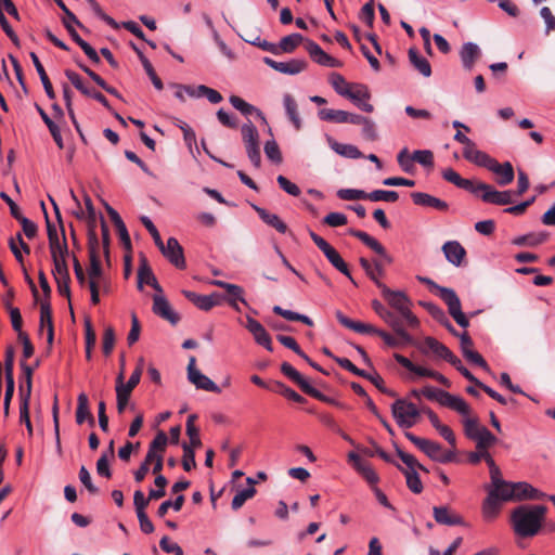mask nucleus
Here are the masks:
<instances>
[{
	"mask_svg": "<svg viewBox=\"0 0 555 555\" xmlns=\"http://www.w3.org/2000/svg\"><path fill=\"white\" fill-rule=\"evenodd\" d=\"M546 506L524 504L513 509L511 522L515 533L521 538L535 535L544 520Z\"/></svg>",
	"mask_w": 555,
	"mask_h": 555,
	"instance_id": "nucleus-1",
	"label": "nucleus"
},
{
	"mask_svg": "<svg viewBox=\"0 0 555 555\" xmlns=\"http://www.w3.org/2000/svg\"><path fill=\"white\" fill-rule=\"evenodd\" d=\"M417 280L421 283L429 286L430 291L436 292V294L448 306L450 315L455 320V322L461 327L466 328L469 326V321H468L467 317L462 311L461 300H460L459 296L456 295V293L452 288L440 286L437 283H435L433 280H430L429 278L418 275Z\"/></svg>",
	"mask_w": 555,
	"mask_h": 555,
	"instance_id": "nucleus-2",
	"label": "nucleus"
},
{
	"mask_svg": "<svg viewBox=\"0 0 555 555\" xmlns=\"http://www.w3.org/2000/svg\"><path fill=\"white\" fill-rule=\"evenodd\" d=\"M350 235L360 240L364 245L375 251L380 258L374 259L373 273L376 281L374 284L379 288V284H384L380 279L386 273V266L393 262V258L389 255L386 248L373 236L361 230H350Z\"/></svg>",
	"mask_w": 555,
	"mask_h": 555,
	"instance_id": "nucleus-3",
	"label": "nucleus"
},
{
	"mask_svg": "<svg viewBox=\"0 0 555 555\" xmlns=\"http://www.w3.org/2000/svg\"><path fill=\"white\" fill-rule=\"evenodd\" d=\"M379 291L388 305L397 310L401 318L405 320L408 326L411 328L420 326V320L411 310L412 302L404 292L392 291L386 284H379Z\"/></svg>",
	"mask_w": 555,
	"mask_h": 555,
	"instance_id": "nucleus-4",
	"label": "nucleus"
},
{
	"mask_svg": "<svg viewBox=\"0 0 555 555\" xmlns=\"http://www.w3.org/2000/svg\"><path fill=\"white\" fill-rule=\"evenodd\" d=\"M422 395L428 400L436 401L440 405L454 410L462 415H468L470 413V408L463 398L448 391L433 386H425L422 389Z\"/></svg>",
	"mask_w": 555,
	"mask_h": 555,
	"instance_id": "nucleus-5",
	"label": "nucleus"
},
{
	"mask_svg": "<svg viewBox=\"0 0 555 555\" xmlns=\"http://www.w3.org/2000/svg\"><path fill=\"white\" fill-rule=\"evenodd\" d=\"M143 371V359L139 360V364L135 370L132 372L130 378L125 384L124 383V372L121 371L116 378V400H117V411L119 414H122L126 410L128 401L130 399L132 390L140 383L141 375Z\"/></svg>",
	"mask_w": 555,
	"mask_h": 555,
	"instance_id": "nucleus-6",
	"label": "nucleus"
},
{
	"mask_svg": "<svg viewBox=\"0 0 555 555\" xmlns=\"http://www.w3.org/2000/svg\"><path fill=\"white\" fill-rule=\"evenodd\" d=\"M404 435L414 446H416L431 460L443 464L450 463L454 460V452L444 450L440 443L429 439L420 438L410 431H406Z\"/></svg>",
	"mask_w": 555,
	"mask_h": 555,
	"instance_id": "nucleus-7",
	"label": "nucleus"
},
{
	"mask_svg": "<svg viewBox=\"0 0 555 555\" xmlns=\"http://www.w3.org/2000/svg\"><path fill=\"white\" fill-rule=\"evenodd\" d=\"M241 134L243 143L245 145L246 154L250 163L256 168H259L261 165V154L259 132L257 128L253 125L250 120H248L242 126Z\"/></svg>",
	"mask_w": 555,
	"mask_h": 555,
	"instance_id": "nucleus-8",
	"label": "nucleus"
},
{
	"mask_svg": "<svg viewBox=\"0 0 555 555\" xmlns=\"http://www.w3.org/2000/svg\"><path fill=\"white\" fill-rule=\"evenodd\" d=\"M309 235L313 243L322 250L328 262L340 273L346 275L350 281L353 282L350 270L348 268V264L345 262V260L341 258L339 253L330 244L327 243L323 237L318 235L313 231H309Z\"/></svg>",
	"mask_w": 555,
	"mask_h": 555,
	"instance_id": "nucleus-9",
	"label": "nucleus"
},
{
	"mask_svg": "<svg viewBox=\"0 0 555 555\" xmlns=\"http://www.w3.org/2000/svg\"><path fill=\"white\" fill-rule=\"evenodd\" d=\"M391 413L400 427L410 428L416 424L421 411L414 403L398 399L391 405Z\"/></svg>",
	"mask_w": 555,
	"mask_h": 555,
	"instance_id": "nucleus-10",
	"label": "nucleus"
},
{
	"mask_svg": "<svg viewBox=\"0 0 555 555\" xmlns=\"http://www.w3.org/2000/svg\"><path fill=\"white\" fill-rule=\"evenodd\" d=\"M372 308L375 313L382 318L405 344H414V338L405 331L402 320L393 312L388 310L379 300L372 301Z\"/></svg>",
	"mask_w": 555,
	"mask_h": 555,
	"instance_id": "nucleus-11",
	"label": "nucleus"
},
{
	"mask_svg": "<svg viewBox=\"0 0 555 555\" xmlns=\"http://www.w3.org/2000/svg\"><path fill=\"white\" fill-rule=\"evenodd\" d=\"M88 248H89V258H90V267L88 270L89 282L99 281L104 275H103V270L101 267V260H100V256H99V238L93 229L89 230Z\"/></svg>",
	"mask_w": 555,
	"mask_h": 555,
	"instance_id": "nucleus-12",
	"label": "nucleus"
},
{
	"mask_svg": "<svg viewBox=\"0 0 555 555\" xmlns=\"http://www.w3.org/2000/svg\"><path fill=\"white\" fill-rule=\"evenodd\" d=\"M393 358L400 365H402L404 369H406L408 371H410L411 373H414L415 375H417L420 377H429V378L437 380L438 383H440L441 385H443L446 387L451 386V382L446 376H443L442 374H440L437 371L426 369L421 365H416L410 359H408L406 357H404L400 353H395Z\"/></svg>",
	"mask_w": 555,
	"mask_h": 555,
	"instance_id": "nucleus-13",
	"label": "nucleus"
},
{
	"mask_svg": "<svg viewBox=\"0 0 555 555\" xmlns=\"http://www.w3.org/2000/svg\"><path fill=\"white\" fill-rule=\"evenodd\" d=\"M188 379L197 389H202V390L210 391V392H215V393H220L221 392L220 387L218 385H216L208 376L204 375L196 367V359H195V357H190V359H189Z\"/></svg>",
	"mask_w": 555,
	"mask_h": 555,
	"instance_id": "nucleus-14",
	"label": "nucleus"
},
{
	"mask_svg": "<svg viewBox=\"0 0 555 555\" xmlns=\"http://www.w3.org/2000/svg\"><path fill=\"white\" fill-rule=\"evenodd\" d=\"M281 372L288 377L292 382L298 385V387L307 395L324 401L326 398L318 389L312 387L309 382L288 362L281 364Z\"/></svg>",
	"mask_w": 555,
	"mask_h": 555,
	"instance_id": "nucleus-15",
	"label": "nucleus"
},
{
	"mask_svg": "<svg viewBox=\"0 0 555 555\" xmlns=\"http://www.w3.org/2000/svg\"><path fill=\"white\" fill-rule=\"evenodd\" d=\"M478 192H482L481 199L485 203L500 206L509 205L513 203L512 191H498L487 183L477 182L476 194Z\"/></svg>",
	"mask_w": 555,
	"mask_h": 555,
	"instance_id": "nucleus-16",
	"label": "nucleus"
},
{
	"mask_svg": "<svg viewBox=\"0 0 555 555\" xmlns=\"http://www.w3.org/2000/svg\"><path fill=\"white\" fill-rule=\"evenodd\" d=\"M168 261L178 269H185L186 262L183 248L176 237H169L163 247H158Z\"/></svg>",
	"mask_w": 555,
	"mask_h": 555,
	"instance_id": "nucleus-17",
	"label": "nucleus"
},
{
	"mask_svg": "<svg viewBox=\"0 0 555 555\" xmlns=\"http://www.w3.org/2000/svg\"><path fill=\"white\" fill-rule=\"evenodd\" d=\"M185 298L192 301L198 309L209 311L215 306H219L225 297L218 293L210 295H199L192 291H182Z\"/></svg>",
	"mask_w": 555,
	"mask_h": 555,
	"instance_id": "nucleus-18",
	"label": "nucleus"
},
{
	"mask_svg": "<svg viewBox=\"0 0 555 555\" xmlns=\"http://www.w3.org/2000/svg\"><path fill=\"white\" fill-rule=\"evenodd\" d=\"M346 98L363 112L372 113L374 111V106L370 103L371 93L365 85H353Z\"/></svg>",
	"mask_w": 555,
	"mask_h": 555,
	"instance_id": "nucleus-19",
	"label": "nucleus"
},
{
	"mask_svg": "<svg viewBox=\"0 0 555 555\" xmlns=\"http://www.w3.org/2000/svg\"><path fill=\"white\" fill-rule=\"evenodd\" d=\"M245 327L253 335L258 345L264 347L268 351L273 350L271 337L259 321L247 315Z\"/></svg>",
	"mask_w": 555,
	"mask_h": 555,
	"instance_id": "nucleus-20",
	"label": "nucleus"
},
{
	"mask_svg": "<svg viewBox=\"0 0 555 555\" xmlns=\"http://www.w3.org/2000/svg\"><path fill=\"white\" fill-rule=\"evenodd\" d=\"M153 312L172 325L180 320L179 314L172 310L169 301L160 293L153 296Z\"/></svg>",
	"mask_w": 555,
	"mask_h": 555,
	"instance_id": "nucleus-21",
	"label": "nucleus"
},
{
	"mask_svg": "<svg viewBox=\"0 0 555 555\" xmlns=\"http://www.w3.org/2000/svg\"><path fill=\"white\" fill-rule=\"evenodd\" d=\"M263 62L274 70L287 75H297L307 67V62L299 59H293L287 62H278L270 57H264Z\"/></svg>",
	"mask_w": 555,
	"mask_h": 555,
	"instance_id": "nucleus-22",
	"label": "nucleus"
},
{
	"mask_svg": "<svg viewBox=\"0 0 555 555\" xmlns=\"http://www.w3.org/2000/svg\"><path fill=\"white\" fill-rule=\"evenodd\" d=\"M442 251L446 259L455 267H462L465 263L466 250L457 241H448L442 245Z\"/></svg>",
	"mask_w": 555,
	"mask_h": 555,
	"instance_id": "nucleus-23",
	"label": "nucleus"
},
{
	"mask_svg": "<svg viewBox=\"0 0 555 555\" xmlns=\"http://www.w3.org/2000/svg\"><path fill=\"white\" fill-rule=\"evenodd\" d=\"M488 492L496 494V499L501 502L514 501L515 499L514 482L505 481L502 476L498 477V481L495 479L491 480Z\"/></svg>",
	"mask_w": 555,
	"mask_h": 555,
	"instance_id": "nucleus-24",
	"label": "nucleus"
},
{
	"mask_svg": "<svg viewBox=\"0 0 555 555\" xmlns=\"http://www.w3.org/2000/svg\"><path fill=\"white\" fill-rule=\"evenodd\" d=\"M411 197L413 203L417 206L430 207L438 211H447L449 209V204L446 201L435 197L428 193L413 192Z\"/></svg>",
	"mask_w": 555,
	"mask_h": 555,
	"instance_id": "nucleus-25",
	"label": "nucleus"
},
{
	"mask_svg": "<svg viewBox=\"0 0 555 555\" xmlns=\"http://www.w3.org/2000/svg\"><path fill=\"white\" fill-rule=\"evenodd\" d=\"M489 171L493 172L496 176V183L501 186H505L512 183L515 178L514 168L509 162L500 164L495 159L493 165L490 167Z\"/></svg>",
	"mask_w": 555,
	"mask_h": 555,
	"instance_id": "nucleus-26",
	"label": "nucleus"
},
{
	"mask_svg": "<svg viewBox=\"0 0 555 555\" xmlns=\"http://www.w3.org/2000/svg\"><path fill=\"white\" fill-rule=\"evenodd\" d=\"M481 56V50L474 42H465L460 50V59L466 70H472L476 61Z\"/></svg>",
	"mask_w": 555,
	"mask_h": 555,
	"instance_id": "nucleus-27",
	"label": "nucleus"
},
{
	"mask_svg": "<svg viewBox=\"0 0 555 555\" xmlns=\"http://www.w3.org/2000/svg\"><path fill=\"white\" fill-rule=\"evenodd\" d=\"M463 157L466 160H468L479 167L487 168L488 170L490 169V167L493 165V163L495 160L493 157H491L486 152L478 150L476 147V144H474V146H472L470 149H463Z\"/></svg>",
	"mask_w": 555,
	"mask_h": 555,
	"instance_id": "nucleus-28",
	"label": "nucleus"
},
{
	"mask_svg": "<svg viewBox=\"0 0 555 555\" xmlns=\"http://www.w3.org/2000/svg\"><path fill=\"white\" fill-rule=\"evenodd\" d=\"M40 332L47 330V341L49 346L53 344L54 339V327L52 322V311L51 306L48 300L42 301L40 305Z\"/></svg>",
	"mask_w": 555,
	"mask_h": 555,
	"instance_id": "nucleus-29",
	"label": "nucleus"
},
{
	"mask_svg": "<svg viewBox=\"0 0 555 555\" xmlns=\"http://www.w3.org/2000/svg\"><path fill=\"white\" fill-rule=\"evenodd\" d=\"M143 284L151 285L157 293L163 292L146 259L140 261L138 269V288L142 289Z\"/></svg>",
	"mask_w": 555,
	"mask_h": 555,
	"instance_id": "nucleus-30",
	"label": "nucleus"
},
{
	"mask_svg": "<svg viewBox=\"0 0 555 555\" xmlns=\"http://www.w3.org/2000/svg\"><path fill=\"white\" fill-rule=\"evenodd\" d=\"M424 346L439 359H443L448 361L450 364L454 363V359L456 358V356L453 354V352L446 345L438 341L436 338L430 336L425 337Z\"/></svg>",
	"mask_w": 555,
	"mask_h": 555,
	"instance_id": "nucleus-31",
	"label": "nucleus"
},
{
	"mask_svg": "<svg viewBox=\"0 0 555 555\" xmlns=\"http://www.w3.org/2000/svg\"><path fill=\"white\" fill-rule=\"evenodd\" d=\"M86 421L88 422V424L91 427H93L95 424L94 417L89 409L88 396L85 392H81L78 395V398H77L76 423L78 425H81Z\"/></svg>",
	"mask_w": 555,
	"mask_h": 555,
	"instance_id": "nucleus-32",
	"label": "nucleus"
},
{
	"mask_svg": "<svg viewBox=\"0 0 555 555\" xmlns=\"http://www.w3.org/2000/svg\"><path fill=\"white\" fill-rule=\"evenodd\" d=\"M442 178L454 184L455 186L463 189L469 193L476 194V185L477 183L469 179L462 178L455 170L452 168H447L442 171Z\"/></svg>",
	"mask_w": 555,
	"mask_h": 555,
	"instance_id": "nucleus-33",
	"label": "nucleus"
},
{
	"mask_svg": "<svg viewBox=\"0 0 555 555\" xmlns=\"http://www.w3.org/2000/svg\"><path fill=\"white\" fill-rule=\"evenodd\" d=\"M229 101L232 104V106L235 109L240 111L244 116L255 115L262 124H267V119L263 113L256 106L247 103L242 98L237 95H231Z\"/></svg>",
	"mask_w": 555,
	"mask_h": 555,
	"instance_id": "nucleus-34",
	"label": "nucleus"
},
{
	"mask_svg": "<svg viewBox=\"0 0 555 555\" xmlns=\"http://www.w3.org/2000/svg\"><path fill=\"white\" fill-rule=\"evenodd\" d=\"M434 518L440 525L457 526L463 525V518L452 513L447 506H435L433 508Z\"/></svg>",
	"mask_w": 555,
	"mask_h": 555,
	"instance_id": "nucleus-35",
	"label": "nucleus"
},
{
	"mask_svg": "<svg viewBox=\"0 0 555 555\" xmlns=\"http://www.w3.org/2000/svg\"><path fill=\"white\" fill-rule=\"evenodd\" d=\"M307 50L310 54V56L313 59L314 62H317L320 65L327 66V67H335L337 66V61L325 53L321 47L315 43L314 41L308 40L307 41Z\"/></svg>",
	"mask_w": 555,
	"mask_h": 555,
	"instance_id": "nucleus-36",
	"label": "nucleus"
},
{
	"mask_svg": "<svg viewBox=\"0 0 555 555\" xmlns=\"http://www.w3.org/2000/svg\"><path fill=\"white\" fill-rule=\"evenodd\" d=\"M253 208L258 214L259 218L269 227L274 228L279 233L284 234L287 232L286 223L275 214H271L264 208L253 205Z\"/></svg>",
	"mask_w": 555,
	"mask_h": 555,
	"instance_id": "nucleus-37",
	"label": "nucleus"
},
{
	"mask_svg": "<svg viewBox=\"0 0 555 555\" xmlns=\"http://www.w3.org/2000/svg\"><path fill=\"white\" fill-rule=\"evenodd\" d=\"M283 105L289 121L293 124L296 130H300L302 126L301 118L298 112V105L296 100L289 93L284 94Z\"/></svg>",
	"mask_w": 555,
	"mask_h": 555,
	"instance_id": "nucleus-38",
	"label": "nucleus"
},
{
	"mask_svg": "<svg viewBox=\"0 0 555 555\" xmlns=\"http://www.w3.org/2000/svg\"><path fill=\"white\" fill-rule=\"evenodd\" d=\"M30 59L34 63V66L40 77L44 91L50 100L55 99V92L53 90L52 83L42 66L38 55L35 52H30Z\"/></svg>",
	"mask_w": 555,
	"mask_h": 555,
	"instance_id": "nucleus-39",
	"label": "nucleus"
},
{
	"mask_svg": "<svg viewBox=\"0 0 555 555\" xmlns=\"http://www.w3.org/2000/svg\"><path fill=\"white\" fill-rule=\"evenodd\" d=\"M515 499L514 500H537L541 499L543 494L527 482H514Z\"/></svg>",
	"mask_w": 555,
	"mask_h": 555,
	"instance_id": "nucleus-40",
	"label": "nucleus"
},
{
	"mask_svg": "<svg viewBox=\"0 0 555 555\" xmlns=\"http://www.w3.org/2000/svg\"><path fill=\"white\" fill-rule=\"evenodd\" d=\"M501 501L496 499V494L494 493H489L488 492V495L486 498V500L483 501V504H482V515L483 517L487 519V520H492L494 519L500 509H501Z\"/></svg>",
	"mask_w": 555,
	"mask_h": 555,
	"instance_id": "nucleus-41",
	"label": "nucleus"
},
{
	"mask_svg": "<svg viewBox=\"0 0 555 555\" xmlns=\"http://www.w3.org/2000/svg\"><path fill=\"white\" fill-rule=\"evenodd\" d=\"M247 483L249 487L237 491L232 500L231 506L234 511L241 508L247 500L251 499L256 494V489L254 488V479L248 477Z\"/></svg>",
	"mask_w": 555,
	"mask_h": 555,
	"instance_id": "nucleus-42",
	"label": "nucleus"
},
{
	"mask_svg": "<svg viewBox=\"0 0 555 555\" xmlns=\"http://www.w3.org/2000/svg\"><path fill=\"white\" fill-rule=\"evenodd\" d=\"M409 60L414 68L424 77H429L431 75V66L429 62L424 56L420 55L413 48L409 50Z\"/></svg>",
	"mask_w": 555,
	"mask_h": 555,
	"instance_id": "nucleus-43",
	"label": "nucleus"
},
{
	"mask_svg": "<svg viewBox=\"0 0 555 555\" xmlns=\"http://www.w3.org/2000/svg\"><path fill=\"white\" fill-rule=\"evenodd\" d=\"M328 142L332 150H334L337 154L341 156L353 159L360 158L362 156L359 149L352 144H341L331 138H328Z\"/></svg>",
	"mask_w": 555,
	"mask_h": 555,
	"instance_id": "nucleus-44",
	"label": "nucleus"
},
{
	"mask_svg": "<svg viewBox=\"0 0 555 555\" xmlns=\"http://www.w3.org/2000/svg\"><path fill=\"white\" fill-rule=\"evenodd\" d=\"M272 311L287 321H299L308 326H313V321L306 314H300L298 312L284 309L280 306H274Z\"/></svg>",
	"mask_w": 555,
	"mask_h": 555,
	"instance_id": "nucleus-45",
	"label": "nucleus"
},
{
	"mask_svg": "<svg viewBox=\"0 0 555 555\" xmlns=\"http://www.w3.org/2000/svg\"><path fill=\"white\" fill-rule=\"evenodd\" d=\"M21 369L23 371L25 380L20 385V397H30L34 369L30 365H28L25 361L21 362Z\"/></svg>",
	"mask_w": 555,
	"mask_h": 555,
	"instance_id": "nucleus-46",
	"label": "nucleus"
},
{
	"mask_svg": "<svg viewBox=\"0 0 555 555\" xmlns=\"http://www.w3.org/2000/svg\"><path fill=\"white\" fill-rule=\"evenodd\" d=\"M195 420H196L195 414L189 415L188 420H186V435L190 438V443H188V444L191 446L193 448V450H195L196 448H199L202 446V442L199 439V430L195 426Z\"/></svg>",
	"mask_w": 555,
	"mask_h": 555,
	"instance_id": "nucleus-47",
	"label": "nucleus"
},
{
	"mask_svg": "<svg viewBox=\"0 0 555 555\" xmlns=\"http://www.w3.org/2000/svg\"><path fill=\"white\" fill-rule=\"evenodd\" d=\"M319 117L322 120L346 124L347 112L343 109L323 108L319 111Z\"/></svg>",
	"mask_w": 555,
	"mask_h": 555,
	"instance_id": "nucleus-48",
	"label": "nucleus"
},
{
	"mask_svg": "<svg viewBox=\"0 0 555 555\" xmlns=\"http://www.w3.org/2000/svg\"><path fill=\"white\" fill-rule=\"evenodd\" d=\"M398 468L402 470L406 479V486L413 493H421L423 491V483L416 470L404 469L400 465Z\"/></svg>",
	"mask_w": 555,
	"mask_h": 555,
	"instance_id": "nucleus-49",
	"label": "nucleus"
},
{
	"mask_svg": "<svg viewBox=\"0 0 555 555\" xmlns=\"http://www.w3.org/2000/svg\"><path fill=\"white\" fill-rule=\"evenodd\" d=\"M39 114H40L42 120L44 121V124L47 125V127L49 128V131H50L54 142L56 143V145L60 149H63L64 143H63V139H62L61 130H60L59 126L48 116V114L43 109L39 108Z\"/></svg>",
	"mask_w": 555,
	"mask_h": 555,
	"instance_id": "nucleus-50",
	"label": "nucleus"
},
{
	"mask_svg": "<svg viewBox=\"0 0 555 555\" xmlns=\"http://www.w3.org/2000/svg\"><path fill=\"white\" fill-rule=\"evenodd\" d=\"M474 441H476V447L478 450L487 451L489 447L496 442V437L487 427L483 426L482 429L479 430L478 436Z\"/></svg>",
	"mask_w": 555,
	"mask_h": 555,
	"instance_id": "nucleus-51",
	"label": "nucleus"
},
{
	"mask_svg": "<svg viewBox=\"0 0 555 555\" xmlns=\"http://www.w3.org/2000/svg\"><path fill=\"white\" fill-rule=\"evenodd\" d=\"M29 401L30 397H20V421L26 425L28 436L31 437L33 425L29 416Z\"/></svg>",
	"mask_w": 555,
	"mask_h": 555,
	"instance_id": "nucleus-52",
	"label": "nucleus"
},
{
	"mask_svg": "<svg viewBox=\"0 0 555 555\" xmlns=\"http://www.w3.org/2000/svg\"><path fill=\"white\" fill-rule=\"evenodd\" d=\"M304 40L300 34H291L285 36L280 41V49L285 53H292Z\"/></svg>",
	"mask_w": 555,
	"mask_h": 555,
	"instance_id": "nucleus-53",
	"label": "nucleus"
},
{
	"mask_svg": "<svg viewBox=\"0 0 555 555\" xmlns=\"http://www.w3.org/2000/svg\"><path fill=\"white\" fill-rule=\"evenodd\" d=\"M330 82L334 90L341 96H345L348 94L349 90L353 88V85H349L346 79L337 73H333L330 78Z\"/></svg>",
	"mask_w": 555,
	"mask_h": 555,
	"instance_id": "nucleus-54",
	"label": "nucleus"
},
{
	"mask_svg": "<svg viewBox=\"0 0 555 555\" xmlns=\"http://www.w3.org/2000/svg\"><path fill=\"white\" fill-rule=\"evenodd\" d=\"M399 198V194L396 191H386V190H375L367 194V199L372 202H388L395 203Z\"/></svg>",
	"mask_w": 555,
	"mask_h": 555,
	"instance_id": "nucleus-55",
	"label": "nucleus"
},
{
	"mask_svg": "<svg viewBox=\"0 0 555 555\" xmlns=\"http://www.w3.org/2000/svg\"><path fill=\"white\" fill-rule=\"evenodd\" d=\"M52 261L55 262V258L59 259H66V256L68 255V247L66 244L65 234L63 233V242L60 241L49 244Z\"/></svg>",
	"mask_w": 555,
	"mask_h": 555,
	"instance_id": "nucleus-56",
	"label": "nucleus"
},
{
	"mask_svg": "<svg viewBox=\"0 0 555 555\" xmlns=\"http://www.w3.org/2000/svg\"><path fill=\"white\" fill-rule=\"evenodd\" d=\"M397 162L399 164V166L401 167V169L406 172V173H412L414 171V159H413V154L410 155L409 154V151L406 147L402 149L398 156H397Z\"/></svg>",
	"mask_w": 555,
	"mask_h": 555,
	"instance_id": "nucleus-57",
	"label": "nucleus"
},
{
	"mask_svg": "<svg viewBox=\"0 0 555 555\" xmlns=\"http://www.w3.org/2000/svg\"><path fill=\"white\" fill-rule=\"evenodd\" d=\"M367 194L362 190L356 189H340L337 192V196L343 201L367 199Z\"/></svg>",
	"mask_w": 555,
	"mask_h": 555,
	"instance_id": "nucleus-58",
	"label": "nucleus"
},
{
	"mask_svg": "<svg viewBox=\"0 0 555 555\" xmlns=\"http://www.w3.org/2000/svg\"><path fill=\"white\" fill-rule=\"evenodd\" d=\"M154 483H155V489H150V491H149L150 499H155V500L162 499L166 494L165 488L168 483V480L165 476L157 475L155 477Z\"/></svg>",
	"mask_w": 555,
	"mask_h": 555,
	"instance_id": "nucleus-59",
	"label": "nucleus"
},
{
	"mask_svg": "<svg viewBox=\"0 0 555 555\" xmlns=\"http://www.w3.org/2000/svg\"><path fill=\"white\" fill-rule=\"evenodd\" d=\"M278 340L286 348L293 350L304 360H308V356L302 351L300 346L297 344L296 339L292 336L278 335Z\"/></svg>",
	"mask_w": 555,
	"mask_h": 555,
	"instance_id": "nucleus-60",
	"label": "nucleus"
},
{
	"mask_svg": "<svg viewBox=\"0 0 555 555\" xmlns=\"http://www.w3.org/2000/svg\"><path fill=\"white\" fill-rule=\"evenodd\" d=\"M264 154L275 164H280L282 162V154L275 140H268L264 143Z\"/></svg>",
	"mask_w": 555,
	"mask_h": 555,
	"instance_id": "nucleus-61",
	"label": "nucleus"
},
{
	"mask_svg": "<svg viewBox=\"0 0 555 555\" xmlns=\"http://www.w3.org/2000/svg\"><path fill=\"white\" fill-rule=\"evenodd\" d=\"M115 332H114V328L111 327V326H107L105 330H104V333H103V339H102V349H103V353L105 356H109L114 349V346H115Z\"/></svg>",
	"mask_w": 555,
	"mask_h": 555,
	"instance_id": "nucleus-62",
	"label": "nucleus"
},
{
	"mask_svg": "<svg viewBox=\"0 0 555 555\" xmlns=\"http://www.w3.org/2000/svg\"><path fill=\"white\" fill-rule=\"evenodd\" d=\"M183 448V457H182V466L183 469L190 472L196 466L195 462V452L191 446L186 442L182 444Z\"/></svg>",
	"mask_w": 555,
	"mask_h": 555,
	"instance_id": "nucleus-63",
	"label": "nucleus"
},
{
	"mask_svg": "<svg viewBox=\"0 0 555 555\" xmlns=\"http://www.w3.org/2000/svg\"><path fill=\"white\" fill-rule=\"evenodd\" d=\"M361 476L370 483L371 486H375L379 478L375 470L372 468L370 464L364 462L362 465H359V467L356 469Z\"/></svg>",
	"mask_w": 555,
	"mask_h": 555,
	"instance_id": "nucleus-64",
	"label": "nucleus"
}]
</instances>
